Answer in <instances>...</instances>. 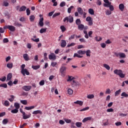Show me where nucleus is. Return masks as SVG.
<instances>
[{"label":"nucleus","instance_id":"f257e3e1","mask_svg":"<svg viewBox=\"0 0 128 128\" xmlns=\"http://www.w3.org/2000/svg\"><path fill=\"white\" fill-rule=\"evenodd\" d=\"M114 74H117V76H119L121 78H124L126 76V75L122 74V71L120 70H114Z\"/></svg>","mask_w":128,"mask_h":128},{"label":"nucleus","instance_id":"f03ea898","mask_svg":"<svg viewBox=\"0 0 128 128\" xmlns=\"http://www.w3.org/2000/svg\"><path fill=\"white\" fill-rule=\"evenodd\" d=\"M63 22H69L70 24H72V22H74V17L72 16H66L63 20Z\"/></svg>","mask_w":128,"mask_h":128},{"label":"nucleus","instance_id":"7ed1b4c3","mask_svg":"<svg viewBox=\"0 0 128 128\" xmlns=\"http://www.w3.org/2000/svg\"><path fill=\"white\" fill-rule=\"evenodd\" d=\"M20 111L22 114L23 120H28V118H30V116H32L31 114L26 115V112H24L22 108L20 109Z\"/></svg>","mask_w":128,"mask_h":128},{"label":"nucleus","instance_id":"20e7f679","mask_svg":"<svg viewBox=\"0 0 128 128\" xmlns=\"http://www.w3.org/2000/svg\"><path fill=\"white\" fill-rule=\"evenodd\" d=\"M4 30L8 29L10 32H14L16 30V27L13 26L8 25L4 27Z\"/></svg>","mask_w":128,"mask_h":128},{"label":"nucleus","instance_id":"39448f33","mask_svg":"<svg viewBox=\"0 0 128 128\" xmlns=\"http://www.w3.org/2000/svg\"><path fill=\"white\" fill-rule=\"evenodd\" d=\"M86 22H88V26H92L93 24L92 18L90 16H88L86 18Z\"/></svg>","mask_w":128,"mask_h":128},{"label":"nucleus","instance_id":"423d86ee","mask_svg":"<svg viewBox=\"0 0 128 128\" xmlns=\"http://www.w3.org/2000/svg\"><path fill=\"white\" fill-rule=\"evenodd\" d=\"M21 74H22L24 76H26H26H30V72H28V69L26 68L21 70Z\"/></svg>","mask_w":128,"mask_h":128},{"label":"nucleus","instance_id":"0eeeda50","mask_svg":"<svg viewBox=\"0 0 128 128\" xmlns=\"http://www.w3.org/2000/svg\"><path fill=\"white\" fill-rule=\"evenodd\" d=\"M48 58L49 60H56V56L54 53H50V54L48 55Z\"/></svg>","mask_w":128,"mask_h":128},{"label":"nucleus","instance_id":"6e6552de","mask_svg":"<svg viewBox=\"0 0 128 128\" xmlns=\"http://www.w3.org/2000/svg\"><path fill=\"white\" fill-rule=\"evenodd\" d=\"M22 89L25 92H28L32 89V86H24L22 87Z\"/></svg>","mask_w":128,"mask_h":128},{"label":"nucleus","instance_id":"1a4fd4ad","mask_svg":"<svg viewBox=\"0 0 128 128\" xmlns=\"http://www.w3.org/2000/svg\"><path fill=\"white\" fill-rule=\"evenodd\" d=\"M104 2L106 3L104 4V6L106 8H108V6H110V4H112V2H110L108 0H104Z\"/></svg>","mask_w":128,"mask_h":128},{"label":"nucleus","instance_id":"9d476101","mask_svg":"<svg viewBox=\"0 0 128 128\" xmlns=\"http://www.w3.org/2000/svg\"><path fill=\"white\" fill-rule=\"evenodd\" d=\"M60 72H61L62 74H64V72L66 70V67L64 66H62L60 69Z\"/></svg>","mask_w":128,"mask_h":128},{"label":"nucleus","instance_id":"9b49d317","mask_svg":"<svg viewBox=\"0 0 128 128\" xmlns=\"http://www.w3.org/2000/svg\"><path fill=\"white\" fill-rule=\"evenodd\" d=\"M23 58L26 62H28V60H30V57H28V55L26 54H23Z\"/></svg>","mask_w":128,"mask_h":128},{"label":"nucleus","instance_id":"f8f14e48","mask_svg":"<svg viewBox=\"0 0 128 128\" xmlns=\"http://www.w3.org/2000/svg\"><path fill=\"white\" fill-rule=\"evenodd\" d=\"M77 11L80 14L82 15V14H84V10H82V8H77Z\"/></svg>","mask_w":128,"mask_h":128},{"label":"nucleus","instance_id":"ddd939ff","mask_svg":"<svg viewBox=\"0 0 128 128\" xmlns=\"http://www.w3.org/2000/svg\"><path fill=\"white\" fill-rule=\"evenodd\" d=\"M14 26H18V28H20V26H22V24L19 23L17 21H15L14 22Z\"/></svg>","mask_w":128,"mask_h":128},{"label":"nucleus","instance_id":"4468645a","mask_svg":"<svg viewBox=\"0 0 128 128\" xmlns=\"http://www.w3.org/2000/svg\"><path fill=\"white\" fill-rule=\"evenodd\" d=\"M42 114V112L40 110H36L32 112V114Z\"/></svg>","mask_w":128,"mask_h":128},{"label":"nucleus","instance_id":"2eb2a0df","mask_svg":"<svg viewBox=\"0 0 128 128\" xmlns=\"http://www.w3.org/2000/svg\"><path fill=\"white\" fill-rule=\"evenodd\" d=\"M66 42L65 40H62L61 46L62 48H66Z\"/></svg>","mask_w":128,"mask_h":128},{"label":"nucleus","instance_id":"dca6fc26","mask_svg":"<svg viewBox=\"0 0 128 128\" xmlns=\"http://www.w3.org/2000/svg\"><path fill=\"white\" fill-rule=\"evenodd\" d=\"M38 24L39 26H44V18H40L39 22H38Z\"/></svg>","mask_w":128,"mask_h":128},{"label":"nucleus","instance_id":"f3484780","mask_svg":"<svg viewBox=\"0 0 128 128\" xmlns=\"http://www.w3.org/2000/svg\"><path fill=\"white\" fill-rule=\"evenodd\" d=\"M12 73H9L8 75H7V79H6V82H8V80H12Z\"/></svg>","mask_w":128,"mask_h":128},{"label":"nucleus","instance_id":"a211bd4d","mask_svg":"<svg viewBox=\"0 0 128 128\" xmlns=\"http://www.w3.org/2000/svg\"><path fill=\"white\" fill-rule=\"evenodd\" d=\"M74 104H79V106H82L84 104V102L80 101V100H77L76 102H74Z\"/></svg>","mask_w":128,"mask_h":128},{"label":"nucleus","instance_id":"6ab92c4d","mask_svg":"<svg viewBox=\"0 0 128 128\" xmlns=\"http://www.w3.org/2000/svg\"><path fill=\"white\" fill-rule=\"evenodd\" d=\"M36 106H26L24 108V110H34Z\"/></svg>","mask_w":128,"mask_h":128},{"label":"nucleus","instance_id":"aec40b11","mask_svg":"<svg viewBox=\"0 0 128 128\" xmlns=\"http://www.w3.org/2000/svg\"><path fill=\"white\" fill-rule=\"evenodd\" d=\"M119 9L121 12H124V5L122 4H120L119 5Z\"/></svg>","mask_w":128,"mask_h":128},{"label":"nucleus","instance_id":"412c9836","mask_svg":"<svg viewBox=\"0 0 128 128\" xmlns=\"http://www.w3.org/2000/svg\"><path fill=\"white\" fill-rule=\"evenodd\" d=\"M92 120V117H86L83 119L82 120V122H88V120Z\"/></svg>","mask_w":128,"mask_h":128},{"label":"nucleus","instance_id":"4be33fe9","mask_svg":"<svg viewBox=\"0 0 128 128\" xmlns=\"http://www.w3.org/2000/svg\"><path fill=\"white\" fill-rule=\"evenodd\" d=\"M88 12L92 16H94V9L92 8H89L88 10Z\"/></svg>","mask_w":128,"mask_h":128},{"label":"nucleus","instance_id":"5701e85b","mask_svg":"<svg viewBox=\"0 0 128 128\" xmlns=\"http://www.w3.org/2000/svg\"><path fill=\"white\" fill-rule=\"evenodd\" d=\"M84 28V26L82 24H80L78 26V30H82Z\"/></svg>","mask_w":128,"mask_h":128},{"label":"nucleus","instance_id":"b1692460","mask_svg":"<svg viewBox=\"0 0 128 128\" xmlns=\"http://www.w3.org/2000/svg\"><path fill=\"white\" fill-rule=\"evenodd\" d=\"M26 10V6H22L20 8L19 10V12H24Z\"/></svg>","mask_w":128,"mask_h":128},{"label":"nucleus","instance_id":"393cba45","mask_svg":"<svg viewBox=\"0 0 128 128\" xmlns=\"http://www.w3.org/2000/svg\"><path fill=\"white\" fill-rule=\"evenodd\" d=\"M2 104H4V106H9L10 102H8V100H6L4 101V103H2Z\"/></svg>","mask_w":128,"mask_h":128},{"label":"nucleus","instance_id":"a878e982","mask_svg":"<svg viewBox=\"0 0 128 128\" xmlns=\"http://www.w3.org/2000/svg\"><path fill=\"white\" fill-rule=\"evenodd\" d=\"M14 106L17 110H18L20 108V104H18V102H15L14 104Z\"/></svg>","mask_w":128,"mask_h":128},{"label":"nucleus","instance_id":"bb28decb","mask_svg":"<svg viewBox=\"0 0 128 128\" xmlns=\"http://www.w3.org/2000/svg\"><path fill=\"white\" fill-rule=\"evenodd\" d=\"M86 56H88L90 58V54H92V52L90 51V50H88L86 52Z\"/></svg>","mask_w":128,"mask_h":128},{"label":"nucleus","instance_id":"cd10ccee","mask_svg":"<svg viewBox=\"0 0 128 128\" xmlns=\"http://www.w3.org/2000/svg\"><path fill=\"white\" fill-rule=\"evenodd\" d=\"M34 18H36V17L34 15H31L30 16V22H34Z\"/></svg>","mask_w":128,"mask_h":128},{"label":"nucleus","instance_id":"c85d7f7f","mask_svg":"<svg viewBox=\"0 0 128 128\" xmlns=\"http://www.w3.org/2000/svg\"><path fill=\"white\" fill-rule=\"evenodd\" d=\"M121 92H122V90H120V89L116 91L114 93L115 96H118V94H120Z\"/></svg>","mask_w":128,"mask_h":128},{"label":"nucleus","instance_id":"c756f323","mask_svg":"<svg viewBox=\"0 0 128 128\" xmlns=\"http://www.w3.org/2000/svg\"><path fill=\"white\" fill-rule=\"evenodd\" d=\"M32 68H33V70H38L40 68V66L38 65V66H32Z\"/></svg>","mask_w":128,"mask_h":128},{"label":"nucleus","instance_id":"7c9ffc66","mask_svg":"<svg viewBox=\"0 0 128 128\" xmlns=\"http://www.w3.org/2000/svg\"><path fill=\"white\" fill-rule=\"evenodd\" d=\"M10 6V4H8V1H4L2 6Z\"/></svg>","mask_w":128,"mask_h":128},{"label":"nucleus","instance_id":"2f4dec72","mask_svg":"<svg viewBox=\"0 0 128 128\" xmlns=\"http://www.w3.org/2000/svg\"><path fill=\"white\" fill-rule=\"evenodd\" d=\"M82 123L81 122H76V126H77V128H82Z\"/></svg>","mask_w":128,"mask_h":128},{"label":"nucleus","instance_id":"473e14b6","mask_svg":"<svg viewBox=\"0 0 128 128\" xmlns=\"http://www.w3.org/2000/svg\"><path fill=\"white\" fill-rule=\"evenodd\" d=\"M126 54H124V53L120 52L119 58H126Z\"/></svg>","mask_w":128,"mask_h":128},{"label":"nucleus","instance_id":"72a5a7b5","mask_svg":"<svg viewBox=\"0 0 128 128\" xmlns=\"http://www.w3.org/2000/svg\"><path fill=\"white\" fill-rule=\"evenodd\" d=\"M11 112L12 114H18V109L15 108L14 109L11 110Z\"/></svg>","mask_w":128,"mask_h":128},{"label":"nucleus","instance_id":"f704fd0d","mask_svg":"<svg viewBox=\"0 0 128 128\" xmlns=\"http://www.w3.org/2000/svg\"><path fill=\"white\" fill-rule=\"evenodd\" d=\"M94 98V94H88L87 96V98L89 100H92V98Z\"/></svg>","mask_w":128,"mask_h":128},{"label":"nucleus","instance_id":"c9c22d12","mask_svg":"<svg viewBox=\"0 0 128 128\" xmlns=\"http://www.w3.org/2000/svg\"><path fill=\"white\" fill-rule=\"evenodd\" d=\"M74 8V6H70V8H68V14H70L72 12V10Z\"/></svg>","mask_w":128,"mask_h":128},{"label":"nucleus","instance_id":"e433bc0d","mask_svg":"<svg viewBox=\"0 0 128 128\" xmlns=\"http://www.w3.org/2000/svg\"><path fill=\"white\" fill-rule=\"evenodd\" d=\"M76 24L77 26H80V24H82V21H80V19H76Z\"/></svg>","mask_w":128,"mask_h":128},{"label":"nucleus","instance_id":"4c0bfd02","mask_svg":"<svg viewBox=\"0 0 128 128\" xmlns=\"http://www.w3.org/2000/svg\"><path fill=\"white\" fill-rule=\"evenodd\" d=\"M104 66L107 70H110V67L108 64H104Z\"/></svg>","mask_w":128,"mask_h":128},{"label":"nucleus","instance_id":"58836bf2","mask_svg":"<svg viewBox=\"0 0 128 128\" xmlns=\"http://www.w3.org/2000/svg\"><path fill=\"white\" fill-rule=\"evenodd\" d=\"M121 96H124V98H128V94L126 92H122L121 94Z\"/></svg>","mask_w":128,"mask_h":128},{"label":"nucleus","instance_id":"ea45409f","mask_svg":"<svg viewBox=\"0 0 128 128\" xmlns=\"http://www.w3.org/2000/svg\"><path fill=\"white\" fill-rule=\"evenodd\" d=\"M46 32V28H42L40 30V34H44V32Z\"/></svg>","mask_w":128,"mask_h":128},{"label":"nucleus","instance_id":"a19ab883","mask_svg":"<svg viewBox=\"0 0 128 128\" xmlns=\"http://www.w3.org/2000/svg\"><path fill=\"white\" fill-rule=\"evenodd\" d=\"M20 102L24 106H26V104H28V101L26 100H21Z\"/></svg>","mask_w":128,"mask_h":128},{"label":"nucleus","instance_id":"79ce46f5","mask_svg":"<svg viewBox=\"0 0 128 128\" xmlns=\"http://www.w3.org/2000/svg\"><path fill=\"white\" fill-rule=\"evenodd\" d=\"M60 28L62 32H66V27H64V26H60Z\"/></svg>","mask_w":128,"mask_h":128},{"label":"nucleus","instance_id":"37998d69","mask_svg":"<svg viewBox=\"0 0 128 128\" xmlns=\"http://www.w3.org/2000/svg\"><path fill=\"white\" fill-rule=\"evenodd\" d=\"M74 58L76 57V58H82V56L78 54H77V53H75V54H74Z\"/></svg>","mask_w":128,"mask_h":128},{"label":"nucleus","instance_id":"c03bdc74","mask_svg":"<svg viewBox=\"0 0 128 128\" xmlns=\"http://www.w3.org/2000/svg\"><path fill=\"white\" fill-rule=\"evenodd\" d=\"M12 63H8L6 64V66L8 68H12Z\"/></svg>","mask_w":128,"mask_h":128},{"label":"nucleus","instance_id":"a18cd8bd","mask_svg":"<svg viewBox=\"0 0 128 128\" xmlns=\"http://www.w3.org/2000/svg\"><path fill=\"white\" fill-rule=\"evenodd\" d=\"M90 110V107L87 106L85 108H83L82 109H81L80 110V112H86V110Z\"/></svg>","mask_w":128,"mask_h":128},{"label":"nucleus","instance_id":"49530a36","mask_svg":"<svg viewBox=\"0 0 128 128\" xmlns=\"http://www.w3.org/2000/svg\"><path fill=\"white\" fill-rule=\"evenodd\" d=\"M0 88H8V84H0Z\"/></svg>","mask_w":128,"mask_h":128},{"label":"nucleus","instance_id":"de8ad7c7","mask_svg":"<svg viewBox=\"0 0 128 128\" xmlns=\"http://www.w3.org/2000/svg\"><path fill=\"white\" fill-rule=\"evenodd\" d=\"M10 96L11 98H8V100L10 102H12V101L14 100V96L12 95Z\"/></svg>","mask_w":128,"mask_h":128},{"label":"nucleus","instance_id":"09e8293b","mask_svg":"<svg viewBox=\"0 0 128 128\" xmlns=\"http://www.w3.org/2000/svg\"><path fill=\"white\" fill-rule=\"evenodd\" d=\"M8 122V120L7 118L4 119L2 120V124H6Z\"/></svg>","mask_w":128,"mask_h":128},{"label":"nucleus","instance_id":"8fccbe9b","mask_svg":"<svg viewBox=\"0 0 128 128\" xmlns=\"http://www.w3.org/2000/svg\"><path fill=\"white\" fill-rule=\"evenodd\" d=\"M108 8H110V12H112L114 10V6L112 5H108Z\"/></svg>","mask_w":128,"mask_h":128},{"label":"nucleus","instance_id":"3c124183","mask_svg":"<svg viewBox=\"0 0 128 128\" xmlns=\"http://www.w3.org/2000/svg\"><path fill=\"white\" fill-rule=\"evenodd\" d=\"M68 94H70V95H72V94L73 92H74V91L72 90L71 88H69L68 90Z\"/></svg>","mask_w":128,"mask_h":128},{"label":"nucleus","instance_id":"603ef678","mask_svg":"<svg viewBox=\"0 0 128 128\" xmlns=\"http://www.w3.org/2000/svg\"><path fill=\"white\" fill-rule=\"evenodd\" d=\"M76 46V43H74V42H72V43L70 44H68V46H68V48H70V46Z\"/></svg>","mask_w":128,"mask_h":128},{"label":"nucleus","instance_id":"864d4df0","mask_svg":"<svg viewBox=\"0 0 128 128\" xmlns=\"http://www.w3.org/2000/svg\"><path fill=\"white\" fill-rule=\"evenodd\" d=\"M106 14L107 16H110V14H112V11L110 10H106Z\"/></svg>","mask_w":128,"mask_h":128},{"label":"nucleus","instance_id":"5fc2aeb1","mask_svg":"<svg viewBox=\"0 0 128 128\" xmlns=\"http://www.w3.org/2000/svg\"><path fill=\"white\" fill-rule=\"evenodd\" d=\"M73 78L74 77H72V76H68V79L67 80V82H72Z\"/></svg>","mask_w":128,"mask_h":128},{"label":"nucleus","instance_id":"6e6d98bb","mask_svg":"<svg viewBox=\"0 0 128 128\" xmlns=\"http://www.w3.org/2000/svg\"><path fill=\"white\" fill-rule=\"evenodd\" d=\"M60 12H58V13H55L53 14L52 18H56V16H60Z\"/></svg>","mask_w":128,"mask_h":128},{"label":"nucleus","instance_id":"4d7b16f0","mask_svg":"<svg viewBox=\"0 0 128 128\" xmlns=\"http://www.w3.org/2000/svg\"><path fill=\"white\" fill-rule=\"evenodd\" d=\"M57 64H58V62H52L51 63V66L53 68H54V66H56Z\"/></svg>","mask_w":128,"mask_h":128},{"label":"nucleus","instance_id":"13d9d810","mask_svg":"<svg viewBox=\"0 0 128 128\" xmlns=\"http://www.w3.org/2000/svg\"><path fill=\"white\" fill-rule=\"evenodd\" d=\"M66 6V2H60V6H61V8H62V7L64 6Z\"/></svg>","mask_w":128,"mask_h":128},{"label":"nucleus","instance_id":"bf43d9fd","mask_svg":"<svg viewBox=\"0 0 128 128\" xmlns=\"http://www.w3.org/2000/svg\"><path fill=\"white\" fill-rule=\"evenodd\" d=\"M9 40H8V38H4V40H3V42L4 44H6L8 42Z\"/></svg>","mask_w":128,"mask_h":128},{"label":"nucleus","instance_id":"052dcab7","mask_svg":"<svg viewBox=\"0 0 128 128\" xmlns=\"http://www.w3.org/2000/svg\"><path fill=\"white\" fill-rule=\"evenodd\" d=\"M107 112H114V109L112 108H108L106 110Z\"/></svg>","mask_w":128,"mask_h":128},{"label":"nucleus","instance_id":"680f3d73","mask_svg":"<svg viewBox=\"0 0 128 128\" xmlns=\"http://www.w3.org/2000/svg\"><path fill=\"white\" fill-rule=\"evenodd\" d=\"M100 46L102 48H104L106 46V43H102L100 44Z\"/></svg>","mask_w":128,"mask_h":128},{"label":"nucleus","instance_id":"e2e57ef3","mask_svg":"<svg viewBox=\"0 0 128 128\" xmlns=\"http://www.w3.org/2000/svg\"><path fill=\"white\" fill-rule=\"evenodd\" d=\"M6 29L2 28H0V34H4V33Z\"/></svg>","mask_w":128,"mask_h":128},{"label":"nucleus","instance_id":"0e129e2a","mask_svg":"<svg viewBox=\"0 0 128 128\" xmlns=\"http://www.w3.org/2000/svg\"><path fill=\"white\" fill-rule=\"evenodd\" d=\"M26 12L27 16H30V10L29 8H27L26 10Z\"/></svg>","mask_w":128,"mask_h":128},{"label":"nucleus","instance_id":"69168bd1","mask_svg":"<svg viewBox=\"0 0 128 128\" xmlns=\"http://www.w3.org/2000/svg\"><path fill=\"white\" fill-rule=\"evenodd\" d=\"M110 92H111L110 89V88L106 89V94H110Z\"/></svg>","mask_w":128,"mask_h":128},{"label":"nucleus","instance_id":"338daca9","mask_svg":"<svg viewBox=\"0 0 128 128\" xmlns=\"http://www.w3.org/2000/svg\"><path fill=\"white\" fill-rule=\"evenodd\" d=\"M64 120L66 124H70L72 122V120L70 119H65Z\"/></svg>","mask_w":128,"mask_h":128},{"label":"nucleus","instance_id":"774afa93","mask_svg":"<svg viewBox=\"0 0 128 128\" xmlns=\"http://www.w3.org/2000/svg\"><path fill=\"white\" fill-rule=\"evenodd\" d=\"M39 84L40 86H44V80H42L40 81Z\"/></svg>","mask_w":128,"mask_h":128}]
</instances>
